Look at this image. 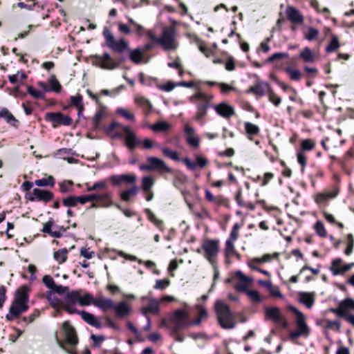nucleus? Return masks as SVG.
Listing matches in <instances>:
<instances>
[{"instance_id": "f257e3e1", "label": "nucleus", "mask_w": 354, "mask_h": 354, "mask_svg": "<svg viewBox=\"0 0 354 354\" xmlns=\"http://www.w3.org/2000/svg\"><path fill=\"white\" fill-rule=\"evenodd\" d=\"M29 288L27 286L20 287L15 293V297L9 308L8 313L6 315L8 321H12L19 317L28 309Z\"/></svg>"}, {"instance_id": "f03ea898", "label": "nucleus", "mask_w": 354, "mask_h": 354, "mask_svg": "<svg viewBox=\"0 0 354 354\" xmlns=\"http://www.w3.org/2000/svg\"><path fill=\"white\" fill-rule=\"evenodd\" d=\"M214 311L222 328L230 330L235 328L236 324L235 317L225 301L217 300L214 304Z\"/></svg>"}, {"instance_id": "7ed1b4c3", "label": "nucleus", "mask_w": 354, "mask_h": 354, "mask_svg": "<svg viewBox=\"0 0 354 354\" xmlns=\"http://www.w3.org/2000/svg\"><path fill=\"white\" fill-rule=\"evenodd\" d=\"M62 329L65 337L64 341L57 340L59 346L68 354H77L75 347L78 344V338L75 328L68 321H65L62 324Z\"/></svg>"}, {"instance_id": "20e7f679", "label": "nucleus", "mask_w": 354, "mask_h": 354, "mask_svg": "<svg viewBox=\"0 0 354 354\" xmlns=\"http://www.w3.org/2000/svg\"><path fill=\"white\" fill-rule=\"evenodd\" d=\"M190 101L196 105L197 111L194 115V120L201 125L205 123L204 118L207 115V109L210 106V99L204 93L198 92L190 97Z\"/></svg>"}, {"instance_id": "39448f33", "label": "nucleus", "mask_w": 354, "mask_h": 354, "mask_svg": "<svg viewBox=\"0 0 354 354\" xmlns=\"http://www.w3.org/2000/svg\"><path fill=\"white\" fill-rule=\"evenodd\" d=\"M288 308L296 316L295 323L297 327V330L290 333L289 339L295 341L301 336L308 337L310 334V328L306 324V317L304 314L293 306H289Z\"/></svg>"}, {"instance_id": "423d86ee", "label": "nucleus", "mask_w": 354, "mask_h": 354, "mask_svg": "<svg viewBox=\"0 0 354 354\" xmlns=\"http://www.w3.org/2000/svg\"><path fill=\"white\" fill-rule=\"evenodd\" d=\"M176 30L172 26L166 27L158 39V44H160L165 50H176L178 44L176 40Z\"/></svg>"}, {"instance_id": "0eeeda50", "label": "nucleus", "mask_w": 354, "mask_h": 354, "mask_svg": "<svg viewBox=\"0 0 354 354\" xmlns=\"http://www.w3.org/2000/svg\"><path fill=\"white\" fill-rule=\"evenodd\" d=\"M202 248L204 250V257L213 267H216L219 252V241L207 239L203 243Z\"/></svg>"}, {"instance_id": "6e6552de", "label": "nucleus", "mask_w": 354, "mask_h": 354, "mask_svg": "<svg viewBox=\"0 0 354 354\" xmlns=\"http://www.w3.org/2000/svg\"><path fill=\"white\" fill-rule=\"evenodd\" d=\"M189 316V313L184 309L174 310L170 317V321L174 324L172 331L176 333L181 328L191 326L192 323L188 320Z\"/></svg>"}, {"instance_id": "1a4fd4ad", "label": "nucleus", "mask_w": 354, "mask_h": 354, "mask_svg": "<svg viewBox=\"0 0 354 354\" xmlns=\"http://www.w3.org/2000/svg\"><path fill=\"white\" fill-rule=\"evenodd\" d=\"M103 35L106 44L113 51L118 53H123L129 49V44L124 39H115L109 30L104 31Z\"/></svg>"}, {"instance_id": "9d476101", "label": "nucleus", "mask_w": 354, "mask_h": 354, "mask_svg": "<svg viewBox=\"0 0 354 354\" xmlns=\"http://www.w3.org/2000/svg\"><path fill=\"white\" fill-rule=\"evenodd\" d=\"M147 164L141 165L140 169L142 171H158L160 173L167 172L171 173L172 169L167 165L165 161L153 156H149L147 158Z\"/></svg>"}, {"instance_id": "9b49d317", "label": "nucleus", "mask_w": 354, "mask_h": 354, "mask_svg": "<svg viewBox=\"0 0 354 354\" xmlns=\"http://www.w3.org/2000/svg\"><path fill=\"white\" fill-rule=\"evenodd\" d=\"M54 194L53 192L39 189L35 188L32 192H29L26 194V198L31 202H43L47 203L53 200Z\"/></svg>"}, {"instance_id": "f8f14e48", "label": "nucleus", "mask_w": 354, "mask_h": 354, "mask_svg": "<svg viewBox=\"0 0 354 354\" xmlns=\"http://www.w3.org/2000/svg\"><path fill=\"white\" fill-rule=\"evenodd\" d=\"M93 57L95 64L102 69L113 70L119 66V64L108 53L95 55Z\"/></svg>"}, {"instance_id": "ddd939ff", "label": "nucleus", "mask_w": 354, "mask_h": 354, "mask_svg": "<svg viewBox=\"0 0 354 354\" xmlns=\"http://www.w3.org/2000/svg\"><path fill=\"white\" fill-rule=\"evenodd\" d=\"M46 119L53 123V127L59 125L69 126L73 123V119L60 112H48L46 113Z\"/></svg>"}, {"instance_id": "4468645a", "label": "nucleus", "mask_w": 354, "mask_h": 354, "mask_svg": "<svg viewBox=\"0 0 354 354\" xmlns=\"http://www.w3.org/2000/svg\"><path fill=\"white\" fill-rule=\"evenodd\" d=\"M237 281L234 284V289L241 292H245L253 281V279L245 275L241 270L235 272Z\"/></svg>"}, {"instance_id": "2eb2a0df", "label": "nucleus", "mask_w": 354, "mask_h": 354, "mask_svg": "<svg viewBox=\"0 0 354 354\" xmlns=\"http://www.w3.org/2000/svg\"><path fill=\"white\" fill-rule=\"evenodd\" d=\"M136 180L137 177L134 174H117L110 177V180L114 186H120L123 183L133 185Z\"/></svg>"}, {"instance_id": "dca6fc26", "label": "nucleus", "mask_w": 354, "mask_h": 354, "mask_svg": "<svg viewBox=\"0 0 354 354\" xmlns=\"http://www.w3.org/2000/svg\"><path fill=\"white\" fill-rule=\"evenodd\" d=\"M122 131L125 133V144L129 149H134L140 145L141 140L129 127H122Z\"/></svg>"}, {"instance_id": "f3484780", "label": "nucleus", "mask_w": 354, "mask_h": 354, "mask_svg": "<svg viewBox=\"0 0 354 354\" xmlns=\"http://www.w3.org/2000/svg\"><path fill=\"white\" fill-rule=\"evenodd\" d=\"M213 109L218 115L225 119H229L235 115L234 108L224 102L214 105Z\"/></svg>"}, {"instance_id": "a211bd4d", "label": "nucleus", "mask_w": 354, "mask_h": 354, "mask_svg": "<svg viewBox=\"0 0 354 354\" xmlns=\"http://www.w3.org/2000/svg\"><path fill=\"white\" fill-rule=\"evenodd\" d=\"M287 19L292 24L301 25L304 23V17L296 8L288 6L286 9Z\"/></svg>"}, {"instance_id": "6ab92c4d", "label": "nucleus", "mask_w": 354, "mask_h": 354, "mask_svg": "<svg viewBox=\"0 0 354 354\" xmlns=\"http://www.w3.org/2000/svg\"><path fill=\"white\" fill-rule=\"evenodd\" d=\"M271 87L270 84L266 82H257L254 86H250L247 91V93H252L257 96H263L266 93H268Z\"/></svg>"}, {"instance_id": "aec40b11", "label": "nucleus", "mask_w": 354, "mask_h": 354, "mask_svg": "<svg viewBox=\"0 0 354 354\" xmlns=\"http://www.w3.org/2000/svg\"><path fill=\"white\" fill-rule=\"evenodd\" d=\"M159 304L160 302L158 299L151 298L149 299V304L142 307L140 311L145 317L149 316V313L158 315L160 313Z\"/></svg>"}, {"instance_id": "412c9836", "label": "nucleus", "mask_w": 354, "mask_h": 354, "mask_svg": "<svg viewBox=\"0 0 354 354\" xmlns=\"http://www.w3.org/2000/svg\"><path fill=\"white\" fill-rule=\"evenodd\" d=\"M113 310L115 313V315L119 318H123L130 315L131 312V306L126 301H120L117 304H114Z\"/></svg>"}, {"instance_id": "4be33fe9", "label": "nucleus", "mask_w": 354, "mask_h": 354, "mask_svg": "<svg viewBox=\"0 0 354 354\" xmlns=\"http://www.w3.org/2000/svg\"><path fill=\"white\" fill-rule=\"evenodd\" d=\"M95 306L102 311H106L113 309L114 302L110 298H106L102 295H99L95 297Z\"/></svg>"}, {"instance_id": "5701e85b", "label": "nucleus", "mask_w": 354, "mask_h": 354, "mask_svg": "<svg viewBox=\"0 0 354 354\" xmlns=\"http://www.w3.org/2000/svg\"><path fill=\"white\" fill-rule=\"evenodd\" d=\"M80 316L82 319L90 326H92L97 329H100L102 328V324L93 314L86 312L84 310H82V313H80Z\"/></svg>"}, {"instance_id": "b1692460", "label": "nucleus", "mask_w": 354, "mask_h": 354, "mask_svg": "<svg viewBox=\"0 0 354 354\" xmlns=\"http://www.w3.org/2000/svg\"><path fill=\"white\" fill-rule=\"evenodd\" d=\"M265 315L266 319H270L274 324L280 322L281 315L280 308L278 307H266L265 308Z\"/></svg>"}, {"instance_id": "393cba45", "label": "nucleus", "mask_w": 354, "mask_h": 354, "mask_svg": "<svg viewBox=\"0 0 354 354\" xmlns=\"http://www.w3.org/2000/svg\"><path fill=\"white\" fill-rule=\"evenodd\" d=\"M299 57L305 62L313 63L315 62L317 56L312 49L305 47L301 50Z\"/></svg>"}, {"instance_id": "a878e982", "label": "nucleus", "mask_w": 354, "mask_h": 354, "mask_svg": "<svg viewBox=\"0 0 354 354\" xmlns=\"http://www.w3.org/2000/svg\"><path fill=\"white\" fill-rule=\"evenodd\" d=\"M299 301L306 308H311L315 303V295L313 292H300Z\"/></svg>"}, {"instance_id": "bb28decb", "label": "nucleus", "mask_w": 354, "mask_h": 354, "mask_svg": "<svg viewBox=\"0 0 354 354\" xmlns=\"http://www.w3.org/2000/svg\"><path fill=\"white\" fill-rule=\"evenodd\" d=\"M0 118H3L8 124L17 127L18 120L15 118L12 113L6 108H3L0 111Z\"/></svg>"}, {"instance_id": "cd10ccee", "label": "nucleus", "mask_w": 354, "mask_h": 354, "mask_svg": "<svg viewBox=\"0 0 354 354\" xmlns=\"http://www.w3.org/2000/svg\"><path fill=\"white\" fill-rule=\"evenodd\" d=\"M138 191V187L135 184H133V186H131L130 188L127 189L120 193V198L125 202H128L130 201L131 197L137 195Z\"/></svg>"}, {"instance_id": "c85d7f7f", "label": "nucleus", "mask_w": 354, "mask_h": 354, "mask_svg": "<svg viewBox=\"0 0 354 354\" xmlns=\"http://www.w3.org/2000/svg\"><path fill=\"white\" fill-rule=\"evenodd\" d=\"M70 100L71 105H73L77 109L78 116L80 117L83 111L84 110L82 96L80 94L77 93L75 95L71 96Z\"/></svg>"}, {"instance_id": "c756f323", "label": "nucleus", "mask_w": 354, "mask_h": 354, "mask_svg": "<svg viewBox=\"0 0 354 354\" xmlns=\"http://www.w3.org/2000/svg\"><path fill=\"white\" fill-rule=\"evenodd\" d=\"M134 102L138 106L142 108L143 111L146 113H149L152 109V104L151 102L147 98L142 96L136 97Z\"/></svg>"}, {"instance_id": "7c9ffc66", "label": "nucleus", "mask_w": 354, "mask_h": 354, "mask_svg": "<svg viewBox=\"0 0 354 354\" xmlns=\"http://www.w3.org/2000/svg\"><path fill=\"white\" fill-rule=\"evenodd\" d=\"M196 310H198V316L193 322H191L192 326H198L208 317V313L205 308L202 305H196Z\"/></svg>"}, {"instance_id": "2f4dec72", "label": "nucleus", "mask_w": 354, "mask_h": 354, "mask_svg": "<svg viewBox=\"0 0 354 354\" xmlns=\"http://www.w3.org/2000/svg\"><path fill=\"white\" fill-rule=\"evenodd\" d=\"M97 201L101 207H109L113 204L111 194L109 192L99 194Z\"/></svg>"}, {"instance_id": "473e14b6", "label": "nucleus", "mask_w": 354, "mask_h": 354, "mask_svg": "<svg viewBox=\"0 0 354 354\" xmlns=\"http://www.w3.org/2000/svg\"><path fill=\"white\" fill-rule=\"evenodd\" d=\"M144 53L142 49L136 48L130 52L129 59L136 64H140L144 59Z\"/></svg>"}, {"instance_id": "72a5a7b5", "label": "nucleus", "mask_w": 354, "mask_h": 354, "mask_svg": "<svg viewBox=\"0 0 354 354\" xmlns=\"http://www.w3.org/2000/svg\"><path fill=\"white\" fill-rule=\"evenodd\" d=\"M170 124L165 121H158L149 127L155 133L165 132L170 129Z\"/></svg>"}, {"instance_id": "f704fd0d", "label": "nucleus", "mask_w": 354, "mask_h": 354, "mask_svg": "<svg viewBox=\"0 0 354 354\" xmlns=\"http://www.w3.org/2000/svg\"><path fill=\"white\" fill-rule=\"evenodd\" d=\"M80 294V292L78 290H73L68 292L65 297V303L74 305H76V304H79Z\"/></svg>"}, {"instance_id": "c9c22d12", "label": "nucleus", "mask_w": 354, "mask_h": 354, "mask_svg": "<svg viewBox=\"0 0 354 354\" xmlns=\"http://www.w3.org/2000/svg\"><path fill=\"white\" fill-rule=\"evenodd\" d=\"M95 297L90 293H85L83 295L80 294L79 305L82 306H87L91 304L95 306Z\"/></svg>"}, {"instance_id": "e433bc0d", "label": "nucleus", "mask_w": 354, "mask_h": 354, "mask_svg": "<svg viewBox=\"0 0 354 354\" xmlns=\"http://www.w3.org/2000/svg\"><path fill=\"white\" fill-rule=\"evenodd\" d=\"M55 184V178L52 176L47 178H42L35 180V185L38 187H53Z\"/></svg>"}, {"instance_id": "4c0bfd02", "label": "nucleus", "mask_w": 354, "mask_h": 354, "mask_svg": "<svg viewBox=\"0 0 354 354\" xmlns=\"http://www.w3.org/2000/svg\"><path fill=\"white\" fill-rule=\"evenodd\" d=\"M160 150L162 152V154L169 159L174 161H180L181 159L179 157V154L176 151L172 150L168 147H161Z\"/></svg>"}, {"instance_id": "58836bf2", "label": "nucleus", "mask_w": 354, "mask_h": 354, "mask_svg": "<svg viewBox=\"0 0 354 354\" xmlns=\"http://www.w3.org/2000/svg\"><path fill=\"white\" fill-rule=\"evenodd\" d=\"M342 260L340 258H336L332 261L331 266L329 270L334 276L341 274L340 270L342 268Z\"/></svg>"}, {"instance_id": "ea45409f", "label": "nucleus", "mask_w": 354, "mask_h": 354, "mask_svg": "<svg viewBox=\"0 0 354 354\" xmlns=\"http://www.w3.org/2000/svg\"><path fill=\"white\" fill-rule=\"evenodd\" d=\"M68 250L62 248L54 252V259L59 264L64 263L67 259Z\"/></svg>"}, {"instance_id": "a19ab883", "label": "nucleus", "mask_w": 354, "mask_h": 354, "mask_svg": "<svg viewBox=\"0 0 354 354\" xmlns=\"http://www.w3.org/2000/svg\"><path fill=\"white\" fill-rule=\"evenodd\" d=\"M337 196V193L324 192L319 193L315 196L317 203H324L329 199L333 198Z\"/></svg>"}, {"instance_id": "79ce46f5", "label": "nucleus", "mask_w": 354, "mask_h": 354, "mask_svg": "<svg viewBox=\"0 0 354 354\" xmlns=\"http://www.w3.org/2000/svg\"><path fill=\"white\" fill-rule=\"evenodd\" d=\"M116 113L126 120L134 122L136 121V117L134 113L129 112L127 109L120 107L116 110Z\"/></svg>"}, {"instance_id": "37998d69", "label": "nucleus", "mask_w": 354, "mask_h": 354, "mask_svg": "<svg viewBox=\"0 0 354 354\" xmlns=\"http://www.w3.org/2000/svg\"><path fill=\"white\" fill-rule=\"evenodd\" d=\"M99 109L96 111L93 118V122L97 124L106 114V107L102 103L98 104Z\"/></svg>"}, {"instance_id": "c03bdc74", "label": "nucleus", "mask_w": 354, "mask_h": 354, "mask_svg": "<svg viewBox=\"0 0 354 354\" xmlns=\"http://www.w3.org/2000/svg\"><path fill=\"white\" fill-rule=\"evenodd\" d=\"M316 234L322 237L326 238L327 236V231L325 229L324 225L322 221H317L313 227Z\"/></svg>"}, {"instance_id": "a18cd8bd", "label": "nucleus", "mask_w": 354, "mask_h": 354, "mask_svg": "<svg viewBox=\"0 0 354 354\" xmlns=\"http://www.w3.org/2000/svg\"><path fill=\"white\" fill-rule=\"evenodd\" d=\"M154 185L153 179L150 176H146L142 178V189L143 192H149Z\"/></svg>"}, {"instance_id": "49530a36", "label": "nucleus", "mask_w": 354, "mask_h": 354, "mask_svg": "<svg viewBox=\"0 0 354 354\" xmlns=\"http://www.w3.org/2000/svg\"><path fill=\"white\" fill-rule=\"evenodd\" d=\"M46 298H47L48 301L50 302L52 307H53L54 308H56L57 309L56 311L57 313H59V310L58 308L60 305V300L59 299V298L55 295L54 292H49L47 294Z\"/></svg>"}, {"instance_id": "de8ad7c7", "label": "nucleus", "mask_w": 354, "mask_h": 354, "mask_svg": "<svg viewBox=\"0 0 354 354\" xmlns=\"http://www.w3.org/2000/svg\"><path fill=\"white\" fill-rule=\"evenodd\" d=\"M285 71L288 73L291 80L299 81L301 80L302 74L298 69L287 67L286 68Z\"/></svg>"}, {"instance_id": "09e8293b", "label": "nucleus", "mask_w": 354, "mask_h": 354, "mask_svg": "<svg viewBox=\"0 0 354 354\" xmlns=\"http://www.w3.org/2000/svg\"><path fill=\"white\" fill-rule=\"evenodd\" d=\"M205 196L207 201L216 204L221 205L223 201V198L221 196H214L209 189H205Z\"/></svg>"}, {"instance_id": "8fccbe9b", "label": "nucleus", "mask_w": 354, "mask_h": 354, "mask_svg": "<svg viewBox=\"0 0 354 354\" xmlns=\"http://www.w3.org/2000/svg\"><path fill=\"white\" fill-rule=\"evenodd\" d=\"M244 126L247 134L250 136L257 135L260 131V129L257 125L254 124L250 122H245Z\"/></svg>"}, {"instance_id": "3c124183", "label": "nucleus", "mask_w": 354, "mask_h": 354, "mask_svg": "<svg viewBox=\"0 0 354 354\" xmlns=\"http://www.w3.org/2000/svg\"><path fill=\"white\" fill-rule=\"evenodd\" d=\"M145 212L147 216L149 221L153 223L158 228L162 230V221L158 219L155 214L149 209H146Z\"/></svg>"}, {"instance_id": "603ef678", "label": "nucleus", "mask_w": 354, "mask_h": 354, "mask_svg": "<svg viewBox=\"0 0 354 354\" xmlns=\"http://www.w3.org/2000/svg\"><path fill=\"white\" fill-rule=\"evenodd\" d=\"M340 44L337 36L333 35L332 39L328 46L326 47V51L328 53L334 52L339 47Z\"/></svg>"}, {"instance_id": "864d4df0", "label": "nucleus", "mask_w": 354, "mask_h": 354, "mask_svg": "<svg viewBox=\"0 0 354 354\" xmlns=\"http://www.w3.org/2000/svg\"><path fill=\"white\" fill-rule=\"evenodd\" d=\"M28 93L35 99H44V92L37 90L32 86H28L27 88Z\"/></svg>"}, {"instance_id": "5fc2aeb1", "label": "nucleus", "mask_w": 354, "mask_h": 354, "mask_svg": "<svg viewBox=\"0 0 354 354\" xmlns=\"http://www.w3.org/2000/svg\"><path fill=\"white\" fill-rule=\"evenodd\" d=\"M73 183L71 180H64L59 183V191L62 194L72 192Z\"/></svg>"}, {"instance_id": "6e6d98bb", "label": "nucleus", "mask_w": 354, "mask_h": 354, "mask_svg": "<svg viewBox=\"0 0 354 354\" xmlns=\"http://www.w3.org/2000/svg\"><path fill=\"white\" fill-rule=\"evenodd\" d=\"M140 145H142V147L145 149H150L153 147H157L160 149V145H158L156 141L150 138H145L143 140H141Z\"/></svg>"}, {"instance_id": "4d7b16f0", "label": "nucleus", "mask_w": 354, "mask_h": 354, "mask_svg": "<svg viewBox=\"0 0 354 354\" xmlns=\"http://www.w3.org/2000/svg\"><path fill=\"white\" fill-rule=\"evenodd\" d=\"M234 241L227 240L225 246V254L227 257H232L236 253Z\"/></svg>"}, {"instance_id": "13d9d810", "label": "nucleus", "mask_w": 354, "mask_h": 354, "mask_svg": "<svg viewBox=\"0 0 354 354\" xmlns=\"http://www.w3.org/2000/svg\"><path fill=\"white\" fill-rule=\"evenodd\" d=\"M251 301L254 303H259L261 301V297L258 291L254 290H248L245 292Z\"/></svg>"}, {"instance_id": "bf43d9fd", "label": "nucleus", "mask_w": 354, "mask_h": 354, "mask_svg": "<svg viewBox=\"0 0 354 354\" xmlns=\"http://www.w3.org/2000/svg\"><path fill=\"white\" fill-rule=\"evenodd\" d=\"M50 91H55L56 93H59L62 90V86L56 79V77L53 75L49 80Z\"/></svg>"}, {"instance_id": "052dcab7", "label": "nucleus", "mask_w": 354, "mask_h": 354, "mask_svg": "<svg viewBox=\"0 0 354 354\" xmlns=\"http://www.w3.org/2000/svg\"><path fill=\"white\" fill-rule=\"evenodd\" d=\"M340 304L344 313H346L349 309L354 310V300L353 299H345L340 301Z\"/></svg>"}, {"instance_id": "680f3d73", "label": "nucleus", "mask_w": 354, "mask_h": 354, "mask_svg": "<svg viewBox=\"0 0 354 354\" xmlns=\"http://www.w3.org/2000/svg\"><path fill=\"white\" fill-rule=\"evenodd\" d=\"M347 239V246L344 250L346 255L348 256L353 252L354 247V239L351 234H348L346 236Z\"/></svg>"}, {"instance_id": "e2e57ef3", "label": "nucleus", "mask_w": 354, "mask_h": 354, "mask_svg": "<svg viewBox=\"0 0 354 354\" xmlns=\"http://www.w3.org/2000/svg\"><path fill=\"white\" fill-rule=\"evenodd\" d=\"M315 146V143L311 139H305L301 142V151H310L313 149Z\"/></svg>"}, {"instance_id": "0e129e2a", "label": "nucleus", "mask_w": 354, "mask_h": 354, "mask_svg": "<svg viewBox=\"0 0 354 354\" xmlns=\"http://www.w3.org/2000/svg\"><path fill=\"white\" fill-rule=\"evenodd\" d=\"M268 99L270 102H272L275 106H278L281 102V98L279 97L272 90V88L269 91Z\"/></svg>"}, {"instance_id": "69168bd1", "label": "nucleus", "mask_w": 354, "mask_h": 354, "mask_svg": "<svg viewBox=\"0 0 354 354\" xmlns=\"http://www.w3.org/2000/svg\"><path fill=\"white\" fill-rule=\"evenodd\" d=\"M319 30L313 27H309L307 33L305 35V38L308 41L315 39L319 35Z\"/></svg>"}, {"instance_id": "338daca9", "label": "nucleus", "mask_w": 354, "mask_h": 354, "mask_svg": "<svg viewBox=\"0 0 354 354\" xmlns=\"http://www.w3.org/2000/svg\"><path fill=\"white\" fill-rule=\"evenodd\" d=\"M186 142L193 148H198L200 145V140L195 135L192 136H187Z\"/></svg>"}, {"instance_id": "774afa93", "label": "nucleus", "mask_w": 354, "mask_h": 354, "mask_svg": "<svg viewBox=\"0 0 354 354\" xmlns=\"http://www.w3.org/2000/svg\"><path fill=\"white\" fill-rule=\"evenodd\" d=\"M170 284V281L169 279H158L156 281V284L154 286V288L156 290H164Z\"/></svg>"}]
</instances>
